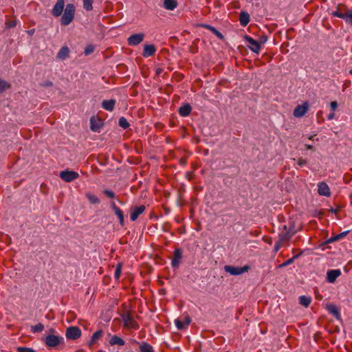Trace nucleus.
I'll return each mask as SVG.
<instances>
[{
	"instance_id": "obj_47",
	"label": "nucleus",
	"mask_w": 352,
	"mask_h": 352,
	"mask_svg": "<svg viewBox=\"0 0 352 352\" xmlns=\"http://www.w3.org/2000/svg\"><path fill=\"white\" fill-rule=\"evenodd\" d=\"M330 106L332 110L335 111L338 108V103L336 101L331 102Z\"/></svg>"
},
{
	"instance_id": "obj_48",
	"label": "nucleus",
	"mask_w": 352,
	"mask_h": 352,
	"mask_svg": "<svg viewBox=\"0 0 352 352\" xmlns=\"http://www.w3.org/2000/svg\"><path fill=\"white\" fill-rule=\"evenodd\" d=\"M183 322H184L185 325L187 327L190 324V323L191 322V319L188 316H186L185 317L184 321H183Z\"/></svg>"
},
{
	"instance_id": "obj_53",
	"label": "nucleus",
	"mask_w": 352,
	"mask_h": 352,
	"mask_svg": "<svg viewBox=\"0 0 352 352\" xmlns=\"http://www.w3.org/2000/svg\"><path fill=\"white\" fill-rule=\"evenodd\" d=\"M338 211H339V209H333V208L331 209V212H333V213H338Z\"/></svg>"
},
{
	"instance_id": "obj_38",
	"label": "nucleus",
	"mask_w": 352,
	"mask_h": 352,
	"mask_svg": "<svg viewBox=\"0 0 352 352\" xmlns=\"http://www.w3.org/2000/svg\"><path fill=\"white\" fill-rule=\"evenodd\" d=\"M17 352H36L33 349L25 346H19L16 348Z\"/></svg>"
},
{
	"instance_id": "obj_18",
	"label": "nucleus",
	"mask_w": 352,
	"mask_h": 352,
	"mask_svg": "<svg viewBox=\"0 0 352 352\" xmlns=\"http://www.w3.org/2000/svg\"><path fill=\"white\" fill-rule=\"evenodd\" d=\"M139 344L140 352H155L153 346L146 342H137Z\"/></svg>"
},
{
	"instance_id": "obj_9",
	"label": "nucleus",
	"mask_w": 352,
	"mask_h": 352,
	"mask_svg": "<svg viewBox=\"0 0 352 352\" xmlns=\"http://www.w3.org/2000/svg\"><path fill=\"white\" fill-rule=\"evenodd\" d=\"M245 40L250 44L249 48L254 52L258 54L261 49V45L258 41L254 40L248 35L245 36Z\"/></svg>"
},
{
	"instance_id": "obj_41",
	"label": "nucleus",
	"mask_w": 352,
	"mask_h": 352,
	"mask_svg": "<svg viewBox=\"0 0 352 352\" xmlns=\"http://www.w3.org/2000/svg\"><path fill=\"white\" fill-rule=\"evenodd\" d=\"M40 86L42 87H51L53 86V82L49 80L44 81L43 82L40 84Z\"/></svg>"
},
{
	"instance_id": "obj_7",
	"label": "nucleus",
	"mask_w": 352,
	"mask_h": 352,
	"mask_svg": "<svg viewBox=\"0 0 352 352\" xmlns=\"http://www.w3.org/2000/svg\"><path fill=\"white\" fill-rule=\"evenodd\" d=\"M144 38V33H138L131 35L127 38L128 45L130 46H135L142 43Z\"/></svg>"
},
{
	"instance_id": "obj_54",
	"label": "nucleus",
	"mask_w": 352,
	"mask_h": 352,
	"mask_svg": "<svg viewBox=\"0 0 352 352\" xmlns=\"http://www.w3.org/2000/svg\"><path fill=\"white\" fill-rule=\"evenodd\" d=\"M28 32V34H29L32 35V34H34V29H33V30H29Z\"/></svg>"
},
{
	"instance_id": "obj_6",
	"label": "nucleus",
	"mask_w": 352,
	"mask_h": 352,
	"mask_svg": "<svg viewBox=\"0 0 352 352\" xmlns=\"http://www.w3.org/2000/svg\"><path fill=\"white\" fill-rule=\"evenodd\" d=\"M59 177L66 182H71L79 177L78 173L73 170H63L59 173Z\"/></svg>"
},
{
	"instance_id": "obj_30",
	"label": "nucleus",
	"mask_w": 352,
	"mask_h": 352,
	"mask_svg": "<svg viewBox=\"0 0 352 352\" xmlns=\"http://www.w3.org/2000/svg\"><path fill=\"white\" fill-rule=\"evenodd\" d=\"M44 329V325L42 323H38L36 325L31 327V331L33 333H39Z\"/></svg>"
},
{
	"instance_id": "obj_13",
	"label": "nucleus",
	"mask_w": 352,
	"mask_h": 352,
	"mask_svg": "<svg viewBox=\"0 0 352 352\" xmlns=\"http://www.w3.org/2000/svg\"><path fill=\"white\" fill-rule=\"evenodd\" d=\"M340 275L341 271L340 270H330L327 273V280L330 283H333Z\"/></svg>"
},
{
	"instance_id": "obj_22",
	"label": "nucleus",
	"mask_w": 352,
	"mask_h": 352,
	"mask_svg": "<svg viewBox=\"0 0 352 352\" xmlns=\"http://www.w3.org/2000/svg\"><path fill=\"white\" fill-rule=\"evenodd\" d=\"M90 128L93 131H98L101 129L102 124L100 120H96L94 117L90 119Z\"/></svg>"
},
{
	"instance_id": "obj_11",
	"label": "nucleus",
	"mask_w": 352,
	"mask_h": 352,
	"mask_svg": "<svg viewBox=\"0 0 352 352\" xmlns=\"http://www.w3.org/2000/svg\"><path fill=\"white\" fill-rule=\"evenodd\" d=\"M182 258V250L180 248H177L174 251L173 258L171 261V265L173 267H177L179 266L181 260Z\"/></svg>"
},
{
	"instance_id": "obj_58",
	"label": "nucleus",
	"mask_w": 352,
	"mask_h": 352,
	"mask_svg": "<svg viewBox=\"0 0 352 352\" xmlns=\"http://www.w3.org/2000/svg\"><path fill=\"white\" fill-rule=\"evenodd\" d=\"M284 229H285V230H287V226H284Z\"/></svg>"
},
{
	"instance_id": "obj_4",
	"label": "nucleus",
	"mask_w": 352,
	"mask_h": 352,
	"mask_svg": "<svg viewBox=\"0 0 352 352\" xmlns=\"http://www.w3.org/2000/svg\"><path fill=\"white\" fill-rule=\"evenodd\" d=\"M249 265H245L243 267H235L232 265H225L224 270L230 274L231 275L237 276L242 274L244 272H248L250 270Z\"/></svg>"
},
{
	"instance_id": "obj_28",
	"label": "nucleus",
	"mask_w": 352,
	"mask_h": 352,
	"mask_svg": "<svg viewBox=\"0 0 352 352\" xmlns=\"http://www.w3.org/2000/svg\"><path fill=\"white\" fill-rule=\"evenodd\" d=\"M344 19L346 23L352 25V10H347L345 13H343Z\"/></svg>"
},
{
	"instance_id": "obj_27",
	"label": "nucleus",
	"mask_w": 352,
	"mask_h": 352,
	"mask_svg": "<svg viewBox=\"0 0 352 352\" xmlns=\"http://www.w3.org/2000/svg\"><path fill=\"white\" fill-rule=\"evenodd\" d=\"M311 298L306 296H300L299 297V303L305 307H308L311 303Z\"/></svg>"
},
{
	"instance_id": "obj_55",
	"label": "nucleus",
	"mask_w": 352,
	"mask_h": 352,
	"mask_svg": "<svg viewBox=\"0 0 352 352\" xmlns=\"http://www.w3.org/2000/svg\"><path fill=\"white\" fill-rule=\"evenodd\" d=\"M279 247H280L279 243L276 244L274 247L275 251H278V250L279 249Z\"/></svg>"
},
{
	"instance_id": "obj_35",
	"label": "nucleus",
	"mask_w": 352,
	"mask_h": 352,
	"mask_svg": "<svg viewBox=\"0 0 352 352\" xmlns=\"http://www.w3.org/2000/svg\"><path fill=\"white\" fill-rule=\"evenodd\" d=\"M95 47L93 45H87L84 50V54L85 56L90 55L94 52Z\"/></svg>"
},
{
	"instance_id": "obj_45",
	"label": "nucleus",
	"mask_w": 352,
	"mask_h": 352,
	"mask_svg": "<svg viewBox=\"0 0 352 352\" xmlns=\"http://www.w3.org/2000/svg\"><path fill=\"white\" fill-rule=\"evenodd\" d=\"M8 28H14L16 25V21H9L6 23Z\"/></svg>"
},
{
	"instance_id": "obj_40",
	"label": "nucleus",
	"mask_w": 352,
	"mask_h": 352,
	"mask_svg": "<svg viewBox=\"0 0 352 352\" xmlns=\"http://www.w3.org/2000/svg\"><path fill=\"white\" fill-rule=\"evenodd\" d=\"M292 234H290L289 232H287L280 235L281 241H289L292 237Z\"/></svg>"
},
{
	"instance_id": "obj_39",
	"label": "nucleus",
	"mask_w": 352,
	"mask_h": 352,
	"mask_svg": "<svg viewBox=\"0 0 352 352\" xmlns=\"http://www.w3.org/2000/svg\"><path fill=\"white\" fill-rule=\"evenodd\" d=\"M103 193L107 196L109 198H115V193L112 191V190H104L103 191Z\"/></svg>"
},
{
	"instance_id": "obj_42",
	"label": "nucleus",
	"mask_w": 352,
	"mask_h": 352,
	"mask_svg": "<svg viewBox=\"0 0 352 352\" xmlns=\"http://www.w3.org/2000/svg\"><path fill=\"white\" fill-rule=\"evenodd\" d=\"M267 41V36L266 35H262L259 38L258 43L261 45V43H265Z\"/></svg>"
},
{
	"instance_id": "obj_50",
	"label": "nucleus",
	"mask_w": 352,
	"mask_h": 352,
	"mask_svg": "<svg viewBox=\"0 0 352 352\" xmlns=\"http://www.w3.org/2000/svg\"><path fill=\"white\" fill-rule=\"evenodd\" d=\"M163 72V69L162 68H157L156 69V75L160 76Z\"/></svg>"
},
{
	"instance_id": "obj_26",
	"label": "nucleus",
	"mask_w": 352,
	"mask_h": 352,
	"mask_svg": "<svg viewBox=\"0 0 352 352\" xmlns=\"http://www.w3.org/2000/svg\"><path fill=\"white\" fill-rule=\"evenodd\" d=\"M203 27L209 30L210 32H212L217 38H219L221 40L224 39V36L215 28L210 25H202Z\"/></svg>"
},
{
	"instance_id": "obj_34",
	"label": "nucleus",
	"mask_w": 352,
	"mask_h": 352,
	"mask_svg": "<svg viewBox=\"0 0 352 352\" xmlns=\"http://www.w3.org/2000/svg\"><path fill=\"white\" fill-rule=\"evenodd\" d=\"M92 3L93 0H83V7L87 11H90L93 9Z\"/></svg>"
},
{
	"instance_id": "obj_14",
	"label": "nucleus",
	"mask_w": 352,
	"mask_h": 352,
	"mask_svg": "<svg viewBox=\"0 0 352 352\" xmlns=\"http://www.w3.org/2000/svg\"><path fill=\"white\" fill-rule=\"evenodd\" d=\"M326 309L329 311V314L333 315L337 320L341 319V315L339 312V310L337 306L334 304H327L326 305Z\"/></svg>"
},
{
	"instance_id": "obj_49",
	"label": "nucleus",
	"mask_w": 352,
	"mask_h": 352,
	"mask_svg": "<svg viewBox=\"0 0 352 352\" xmlns=\"http://www.w3.org/2000/svg\"><path fill=\"white\" fill-rule=\"evenodd\" d=\"M111 208L113 210L114 212L117 210H119L120 208L118 207H117L115 204V203L113 201H111Z\"/></svg>"
},
{
	"instance_id": "obj_36",
	"label": "nucleus",
	"mask_w": 352,
	"mask_h": 352,
	"mask_svg": "<svg viewBox=\"0 0 352 352\" xmlns=\"http://www.w3.org/2000/svg\"><path fill=\"white\" fill-rule=\"evenodd\" d=\"M175 325L179 330H183L186 327L184 322L179 319L175 320Z\"/></svg>"
},
{
	"instance_id": "obj_23",
	"label": "nucleus",
	"mask_w": 352,
	"mask_h": 352,
	"mask_svg": "<svg viewBox=\"0 0 352 352\" xmlns=\"http://www.w3.org/2000/svg\"><path fill=\"white\" fill-rule=\"evenodd\" d=\"M348 233H349V231H344L343 232H341V233H340V234H337V235H336V236H334L333 237H331L330 239H327L324 243V244H329V243H331L339 241L341 239H342L344 236H346Z\"/></svg>"
},
{
	"instance_id": "obj_31",
	"label": "nucleus",
	"mask_w": 352,
	"mask_h": 352,
	"mask_svg": "<svg viewBox=\"0 0 352 352\" xmlns=\"http://www.w3.org/2000/svg\"><path fill=\"white\" fill-rule=\"evenodd\" d=\"M10 87V85L8 82L0 78V92L1 93L5 91L6 89H9Z\"/></svg>"
},
{
	"instance_id": "obj_32",
	"label": "nucleus",
	"mask_w": 352,
	"mask_h": 352,
	"mask_svg": "<svg viewBox=\"0 0 352 352\" xmlns=\"http://www.w3.org/2000/svg\"><path fill=\"white\" fill-rule=\"evenodd\" d=\"M118 124L119 126L124 129H126L129 126V123L128 122L127 120L124 117H121L119 119Z\"/></svg>"
},
{
	"instance_id": "obj_8",
	"label": "nucleus",
	"mask_w": 352,
	"mask_h": 352,
	"mask_svg": "<svg viewBox=\"0 0 352 352\" xmlns=\"http://www.w3.org/2000/svg\"><path fill=\"white\" fill-rule=\"evenodd\" d=\"M309 109V104L305 102L302 104L298 105L294 110L293 115L296 118H301L305 115Z\"/></svg>"
},
{
	"instance_id": "obj_1",
	"label": "nucleus",
	"mask_w": 352,
	"mask_h": 352,
	"mask_svg": "<svg viewBox=\"0 0 352 352\" xmlns=\"http://www.w3.org/2000/svg\"><path fill=\"white\" fill-rule=\"evenodd\" d=\"M65 0H58L53 7L51 14L54 17H58L62 14L60 18L61 25L66 26L72 23L75 15V6L73 3H68L65 8Z\"/></svg>"
},
{
	"instance_id": "obj_51",
	"label": "nucleus",
	"mask_w": 352,
	"mask_h": 352,
	"mask_svg": "<svg viewBox=\"0 0 352 352\" xmlns=\"http://www.w3.org/2000/svg\"><path fill=\"white\" fill-rule=\"evenodd\" d=\"M305 147L307 150H314V146L311 144H305Z\"/></svg>"
},
{
	"instance_id": "obj_46",
	"label": "nucleus",
	"mask_w": 352,
	"mask_h": 352,
	"mask_svg": "<svg viewBox=\"0 0 352 352\" xmlns=\"http://www.w3.org/2000/svg\"><path fill=\"white\" fill-rule=\"evenodd\" d=\"M120 272H121V270H120V266H118L116 269V272H115V277L116 278H118L120 276Z\"/></svg>"
},
{
	"instance_id": "obj_24",
	"label": "nucleus",
	"mask_w": 352,
	"mask_h": 352,
	"mask_svg": "<svg viewBox=\"0 0 352 352\" xmlns=\"http://www.w3.org/2000/svg\"><path fill=\"white\" fill-rule=\"evenodd\" d=\"M176 0H164V7L168 10H173L177 6Z\"/></svg>"
},
{
	"instance_id": "obj_25",
	"label": "nucleus",
	"mask_w": 352,
	"mask_h": 352,
	"mask_svg": "<svg viewBox=\"0 0 352 352\" xmlns=\"http://www.w3.org/2000/svg\"><path fill=\"white\" fill-rule=\"evenodd\" d=\"M69 50L67 46L62 47L57 54V58L64 60L69 56Z\"/></svg>"
},
{
	"instance_id": "obj_5",
	"label": "nucleus",
	"mask_w": 352,
	"mask_h": 352,
	"mask_svg": "<svg viewBox=\"0 0 352 352\" xmlns=\"http://www.w3.org/2000/svg\"><path fill=\"white\" fill-rule=\"evenodd\" d=\"M65 336L69 340H76L81 336V330L78 327H69L66 329Z\"/></svg>"
},
{
	"instance_id": "obj_57",
	"label": "nucleus",
	"mask_w": 352,
	"mask_h": 352,
	"mask_svg": "<svg viewBox=\"0 0 352 352\" xmlns=\"http://www.w3.org/2000/svg\"><path fill=\"white\" fill-rule=\"evenodd\" d=\"M181 162H182V163H183V164H184V163H185V160H181Z\"/></svg>"
},
{
	"instance_id": "obj_16",
	"label": "nucleus",
	"mask_w": 352,
	"mask_h": 352,
	"mask_svg": "<svg viewBox=\"0 0 352 352\" xmlns=\"http://www.w3.org/2000/svg\"><path fill=\"white\" fill-rule=\"evenodd\" d=\"M116 100H104L102 102V107L109 111H112L115 108Z\"/></svg>"
},
{
	"instance_id": "obj_33",
	"label": "nucleus",
	"mask_w": 352,
	"mask_h": 352,
	"mask_svg": "<svg viewBox=\"0 0 352 352\" xmlns=\"http://www.w3.org/2000/svg\"><path fill=\"white\" fill-rule=\"evenodd\" d=\"M299 256V254H296L295 256H294L292 258H289L287 259V261H285V262H283L282 264L279 265H278V267L279 268H282V267H286L292 263H293L294 261L298 258Z\"/></svg>"
},
{
	"instance_id": "obj_15",
	"label": "nucleus",
	"mask_w": 352,
	"mask_h": 352,
	"mask_svg": "<svg viewBox=\"0 0 352 352\" xmlns=\"http://www.w3.org/2000/svg\"><path fill=\"white\" fill-rule=\"evenodd\" d=\"M156 52V47L154 45H144V50L142 52V56L144 57H149L154 55Z\"/></svg>"
},
{
	"instance_id": "obj_2",
	"label": "nucleus",
	"mask_w": 352,
	"mask_h": 352,
	"mask_svg": "<svg viewBox=\"0 0 352 352\" xmlns=\"http://www.w3.org/2000/svg\"><path fill=\"white\" fill-rule=\"evenodd\" d=\"M121 318L123 320L124 327L134 329L139 328L138 322L133 319V317L129 311L122 314Z\"/></svg>"
},
{
	"instance_id": "obj_56",
	"label": "nucleus",
	"mask_w": 352,
	"mask_h": 352,
	"mask_svg": "<svg viewBox=\"0 0 352 352\" xmlns=\"http://www.w3.org/2000/svg\"><path fill=\"white\" fill-rule=\"evenodd\" d=\"M315 135H310V136L309 137V140H314V136H315Z\"/></svg>"
},
{
	"instance_id": "obj_21",
	"label": "nucleus",
	"mask_w": 352,
	"mask_h": 352,
	"mask_svg": "<svg viewBox=\"0 0 352 352\" xmlns=\"http://www.w3.org/2000/svg\"><path fill=\"white\" fill-rule=\"evenodd\" d=\"M103 335L102 330H98L96 331L91 336V340H89L88 345L91 347V345L95 344L98 340H99Z\"/></svg>"
},
{
	"instance_id": "obj_3",
	"label": "nucleus",
	"mask_w": 352,
	"mask_h": 352,
	"mask_svg": "<svg viewBox=\"0 0 352 352\" xmlns=\"http://www.w3.org/2000/svg\"><path fill=\"white\" fill-rule=\"evenodd\" d=\"M45 344L48 347H56L61 344L64 345V338L54 335H48L45 338Z\"/></svg>"
},
{
	"instance_id": "obj_37",
	"label": "nucleus",
	"mask_w": 352,
	"mask_h": 352,
	"mask_svg": "<svg viewBox=\"0 0 352 352\" xmlns=\"http://www.w3.org/2000/svg\"><path fill=\"white\" fill-rule=\"evenodd\" d=\"M89 201L94 204H99L100 199L95 195H87Z\"/></svg>"
},
{
	"instance_id": "obj_29",
	"label": "nucleus",
	"mask_w": 352,
	"mask_h": 352,
	"mask_svg": "<svg viewBox=\"0 0 352 352\" xmlns=\"http://www.w3.org/2000/svg\"><path fill=\"white\" fill-rule=\"evenodd\" d=\"M115 214L117 215V217H118V218L119 219L120 226L122 227H123L124 225V214H123L122 211L120 209L117 210L115 212Z\"/></svg>"
},
{
	"instance_id": "obj_43",
	"label": "nucleus",
	"mask_w": 352,
	"mask_h": 352,
	"mask_svg": "<svg viewBox=\"0 0 352 352\" xmlns=\"http://www.w3.org/2000/svg\"><path fill=\"white\" fill-rule=\"evenodd\" d=\"M307 160H304V159H302V158H299V159L298 160V162H297V164H298L299 166H304V165L307 164Z\"/></svg>"
},
{
	"instance_id": "obj_17",
	"label": "nucleus",
	"mask_w": 352,
	"mask_h": 352,
	"mask_svg": "<svg viewBox=\"0 0 352 352\" xmlns=\"http://www.w3.org/2000/svg\"><path fill=\"white\" fill-rule=\"evenodd\" d=\"M191 111V106L188 103H186L183 106L179 107L178 113L181 116L186 117L190 115Z\"/></svg>"
},
{
	"instance_id": "obj_20",
	"label": "nucleus",
	"mask_w": 352,
	"mask_h": 352,
	"mask_svg": "<svg viewBox=\"0 0 352 352\" xmlns=\"http://www.w3.org/2000/svg\"><path fill=\"white\" fill-rule=\"evenodd\" d=\"M109 342L111 346H113V345L123 346L125 343L124 340L122 338H120L116 335H113L111 338Z\"/></svg>"
},
{
	"instance_id": "obj_12",
	"label": "nucleus",
	"mask_w": 352,
	"mask_h": 352,
	"mask_svg": "<svg viewBox=\"0 0 352 352\" xmlns=\"http://www.w3.org/2000/svg\"><path fill=\"white\" fill-rule=\"evenodd\" d=\"M318 192L320 195L329 197L331 192L329 187L325 182H320L318 184Z\"/></svg>"
},
{
	"instance_id": "obj_52",
	"label": "nucleus",
	"mask_w": 352,
	"mask_h": 352,
	"mask_svg": "<svg viewBox=\"0 0 352 352\" xmlns=\"http://www.w3.org/2000/svg\"><path fill=\"white\" fill-rule=\"evenodd\" d=\"M327 118H328V119H329V120H332V119L334 118V113L333 112V113H330V114L328 116V117H327Z\"/></svg>"
},
{
	"instance_id": "obj_19",
	"label": "nucleus",
	"mask_w": 352,
	"mask_h": 352,
	"mask_svg": "<svg viewBox=\"0 0 352 352\" xmlns=\"http://www.w3.org/2000/svg\"><path fill=\"white\" fill-rule=\"evenodd\" d=\"M239 21L242 26H246L250 22V14L244 11H242L239 14Z\"/></svg>"
},
{
	"instance_id": "obj_44",
	"label": "nucleus",
	"mask_w": 352,
	"mask_h": 352,
	"mask_svg": "<svg viewBox=\"0 0 352 352\" xmlns=\"http://www.w3.org/2000/svg\"><path fill=\"white\" fill-rule=\"evenodd\" d=\"M332 15L333 16H336V17H338V18H340V19L344 18L343 13H341V12H340L338 11L333 12L332 13Z\"/></svg>"
},
{
	"instance_id": "obj_10",
	"label": "nucleus",
	"mask_w": 352,
	"mask_h": 352,
	"mask_svg": "<svg viewBox=\"0 0 352 352\" xmlns=\"http://www.w3.org/2000/svg\"><path fill=\"white\" fill-rule=\"evenodd\" d=\"M146 209L144 205L135 206L131 209L130 219L131 221H135L138 217L142 214Z\"/></svg>"
}]
</instances>
